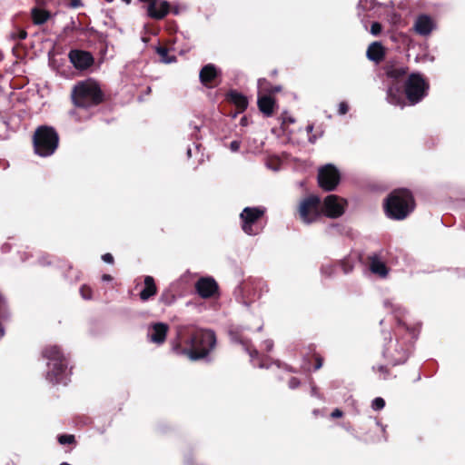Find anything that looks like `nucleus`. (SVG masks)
I'll use <instances>...</instances> for the list:
<instances>
[{
  "mask_svg": "<svg viewBox=\"0 0 465 465\" xmlns=\"http://www.w3.org/2000/svg\"><path fill=\"white\" fill-rule=\"evenodd\" d=\"M384 306L386 308L390 309L391 311V312L393 314H395V317L397 318V321H398L399 327H402L403 329H406L408 331H410V333H409L410 338L414 339L415 338V330L410 329L409 327H407L406 323L402 320L400 319L401 316H402L406 313V310L403 307H401V304L394 303L392 301H389V300L384 302Z\"/></svg>",
  "mask_w": 465,
  "mask_h": 465,
  "instance_id": "nucleus-21",
  "label": "nucleus"
},
{
  "mask_svg": "<svg viewBox=\"0 0 465 465\" xmlns=\"http://www.w3.org/2000/svg\"><path fill=\"white\" fill-rule=\"evenodd\" d=\"M151 92V87H147L146 93L149 94Z\"/></svg>",
  "mask_w": 465,
  "mask_h": 465,
  "instance_id": "nucleus-58",
  "label": "nucleus"
},
{
  "mask_svg": "<svg viewBox=\"0 0 465 465\" xmlns=\"http://www.w3.org/2000/svg\"><path fill=\"white\" fill-rule=\"evenodd\" d=\"M386 80V96L388 104L403 109L406 106L402 92V81L408 74V66L398 62H390L384 67Z\"/></svg>",
  "mask_w": 465,
  "mask_h": 465,
  "instance_id": "nucleus-2",
  "label": "nucleus"
},
{
  "mask_svg": "<svg viewBox=\"0 0 465 465\" xmlns=\"http://www.w3.org/2000/svg\"><path fill=\"white\" fill-rule=\"evenodd\" d=\"M415 208L412 193L408 189L392 191L384 201L386 215L392 220L405 219Z\"/></svg>",
  "mask_w": 465,
  "mask_h": 465,
  "instance_id": "nucleus-4",
  "label": "nucleus"
},
{
  "mask_svg": "<svg viewBox=\"0 0 465 465\" xmlns=\"http://www.w3.org/2000/svg\"><path fill=\"white\" fill-rule=\"evenodd\" d=\"M26 36H27V33H26L25 30H21V31L19 32V34H18V38H19L20 40H24V39H25V38H26Z\"/></svg>",
  "mask_w": 465,
  "mask_h": 465,
  "instance_id": "nucleus-49",
  "label": "nucleus"
},
{
  "mask_svg": "<svg viewBox=\"0 0 465 465\" xmlns=\"http://www.w3.org/2000/svg\"><path fill=\"white\" fill-rule=\"evenodd\" d=\"M322 360L319 359L317 361V364L315 365V369L316 370L320 369L322 367Z\"/></svg>",
  "mask_w": 465,
  "mask_h": 465,
  "instance_id": "nucleus-53",
  "label": "nucleus"
},
{
  "mask_svg": "<svg viewBox=\"0 0 465 465\" xmlns=\"http://www.w3.org/2000/svg\"><path fill=\"white\" fill-rule=\"evenodd\" d=\"M262 325H261V326L257 329V331H262Z\"/></svg>",
  "mask_w": 465,
  "mask_h": 465,
  "instance_id": "nucleus-59",
  "label": "nucleus"
},
{
  "mask_svg": "<svg viewBox=\"0 0 465 465\" xmlns=\"http://www.w3.org/2000/svg\"><path fill=\"white\" fill-rule=\"evenodd\" d=\"M217 343L215 332L213 330L202 329L195 331L188 341V348L181 352L191 361H200L208 357Z\"/></svg>",
  "mask_w": 465,
  "mask_h": 465,
  "instance_id": "nucleus-3",
  "label": "nucleus"
},
{
  "mask_svg": "<svg viewBox=\"0 0 465 465\" xmlns=\"http://www.w3.org/2000/svg\"><path fill=\"white\" fill-rule=\"evenodd\" d=\"M220 74V70L213 64H207L201 69L199 73L200 82L208 86Z\"/></svg>",
  "mask_w": 465,
  "mask_h": 465,
  "instance_id": "nucleus-23",
  "label": "nucleus"
},
{
  "mask_svg": "<svg viewBox=\"0 0 465 465\" xmlns=\"http://www.w3.org/2000/svg\"><path fill=\"white\" fill-rule=\"evenodd\" d=\"M381 32V25L378 22H373L371 25V34L378 35Z\"/></svg>",
  "mask_w": 465,
  "mask_h": 465,
  "instance_id": "nucleus-38",
  "label": "nucleus"
},
{
  "mask_svg": "<svg viewBox=\"0 0 465 465\" xmlns=\"http://www.w3.org/2000/svg\"><path fill=\"white\" fill-rule=\"evenodd\" d=\"M349 111V105L346 102H341L338 105V114L340 115H344Z\"/></svg>",
  "mask_w": 465,
  "mask_h": 465,
  "instance_id": "nucleus-37",
  "label": "nucleus"
},
{
  "mask_svg": "<svg viewBox=\"0 0 465 465\" xmlns=\"http://www.w3.org/2000/svg\"><path fill=\"white\" fill-rule=\"evenodd\" d=\"M159 301L164 305H171L175 302V296L171 291L166 290L162 292Z\"/></svg>",
  "mask_w": 465,
  "mask_h": 465,
  "instance_id": "nucleus-30",
  "label": "nucleus"
},
{
  "mask_svg": "<svg viewBox=\"0 0 465 465\" xmlns=\"http://www.w3.org/2000/svg\"><path fill=\"white\" fill-rule=\"evenodd\" d=\"M102 260L106 262V263H109V264H113L114 263V257L111 253L107 252V253H104V255H102Z\"/></svg>",
  "mask_w": 465,
  "mask_h": 465,
  "instance_id": "nucleus-42",
  "label": "nucleus"
},
{
  "mask_svg": "<svg viewBox=\"0 0 465 465\" xmlns=\"http://www.w3.org/2000/svg\"><path fill=\"white\" fill-rule=\"evenodd\" d=\"M70 62L74 66L80 70L90 67L94 63V57L89 52L81 50H72L69 53Z\"/></svg>",
  "mask_w": 465,
  "mask_h": 465,
  "instance_id": "nucleus-18",
  "label": "nucleus"
},
{
  "mask_svg": "<svg viewBox=\"0 0 465 465\" xmlns=\"http://www.w3.org/2000/svg\"><path fill=\"white\" fill-rule=\"evenodd\" d=\"M144 288L140 292V299L142 301H147L157 292V288L154 282V279L152 276L144 277Z\"/></svg>",
  "mask_w": 465,
  "mask_h": 465,
  "instance_id": "nucleus-26",
  "label": "nucleus"
},
{
  "mask_svg": "<svg viewBox=\"0 0 465 465\" xmlns=\"http://www.w3.org/2000/svg\"><path fill=\"white\" fill-rule=\"evenodd\" d=\"M267 84H268V82L266 81V79H259L258 80V88L261 91H268L269 93H277L282 90L281 85H276V86L271 87L270 89H266L265 85H267Z\"/></svg>",
  "mask_w": 465,
  "mask_h": 465,
  "instance_id": "nucleus-32",
  "label": "nucleus"
},
{
  "mask_svg": "<svg viewBox=\"0 0 465 465\" xmlns=\"http://www.w3.org/2000/svg\"><path fill=\"white\" fill-rule=\"evenodd\" d=\"M268 292L269 286L264 281H253L245 286L242 304L249 309L252 305L260 302Z\"/></svg>",
  "mask_w": 465,
  "mask_h": 465,
  "instance_id": "nucleus-14",
  "label": "nucleus"
},
{
  "mask_svg": "<svg viewBox=\"0 0 465 465\" xmlns=\"http://www.w3.org/2000/svg\"><path fill=\"white\" fill-rule=\"evenodd\" d=\"M437 29V24L434 19L425 14L419 15L412 25L414 33L422 37H428Z\"/></svg>",
  "mask_w": 465,
  "mask_h": 465,
  "instance_id": "nucleus-17",
  "label": "nucleus"
},
{
  "mask_svg": "<svg viewBox=\"0 0 465 465\" xmlns=\"http://www.w3.org/2000/svg\"><path fill=\"white\" fill-rule=\"evenodd\" d=\"M315 141H316V137L315 136L309 137V142L310 143H314Z\"/></svg>",
  "mask_w": 465,
  "mask_h": 465,
  "instance_id": "nucleus-55",
  "label": "nucleus"
},
{
  "mask_svg": "<svg viewBox=\"0 0 465 465\" xmlns=\"http://www.w3.org/2000/svg\"><path fill=\"white\" fill-rule=\"evenodd\" d=\"M257 104L259 110L265 115L271 116L273 113L275 100L267 94L258 95Z\"/></svg>",
  "mask_w": 465,
  "mask_h": 465,
  "instance_id": "nucleus-24",
  "label": "nucleus"
},
{
  "mask_svg": "<svg viewBox=\"0 0 465 465\" xmlns=\"http://www.w3.org/2000/svg\"><path fill=\"white\" fill-rule=\"evenodd\" d=\"M273 364H275L278 368H282V369H284V370H285V371H287L294 372V370H293L292 367L288 366L287 364L282 363V362H281L280 361H278V360H277V361H273Z\"/></svg>",
  "mask_w": 465,
  "mask_h": 465,
  "instance_id": "nucleus-40",
  "label": "nucleus"
},
{
  "mask_svg": "<svg viewBox=\"0 0 465 465\" xmlns=\"http://www.w3.org/2000/svg\"><path fill=\"white\" fill-rule=\"evenodd\" d=\"M347 205L346 199L336 194H329L321 203L322 214L330 219L340 218L344 214Z\"/></svg>",
  "mask_w": 465,
  "mask_h": 465,
  "instance_id": "nucleus-13",
  "label": "nucleus"
},
{
  "mask_svg": "<svg viewBox=\"0 0 465 465\" xmlns=\"http://www.w3.org/2000/svg\"><path fill=\"white\" fill-rule=\"evenodd\" d=\"M31 15L34 25H41L46 23L52 16L51 13L41 7H34L31 10Z\"/></svg>",
  "mask_w": 465,
  "mask_h": 465,
  "instance_id": "nucleus-27",
  "label": "nucleus"
},
{
  "mask_svg": "<svg viewBox=\"0 0 465 465\" xmlns=\"http://www.w3.org/2000/svg\"><path fill=\"white\" fill-rule=\"evenodd\" d=\"M197 293L203 299L212 297L218 290V284L212 277H203L195 283Z\"/></svg>",
  "mask_w": 465,
  "mask_h": 465,
  "instance_id": "nucleus-19",
  "label": "nucleus"
},
{
  "mask_svg": "<svg viewBox=\"0 0 465 465\" xmlns=\"http://www.w3.org/2000/svg\"><path fill=\"white\" fill-rule=\"evenodd\" d=\"M246 328L244 326H232L229 331L228 334L230 337V340L232 343H237L242 345L243 350L249 354L251 361L254 364V361L257 359L259 360V362L257 364V367L260 369H269L270 365L266 363L265 359H260L259 351L255 349H252L251 345L252 342L249 339H246L242 336V331Z\"/></svg>",
  "mask_w": 465,
  "mask_h": 465,
  "instance_id": "nucleus-11",
  "label": "nucleus"
},
{
  "mask_svg": "<svg viewBox=\"0 0 465 465\" xmlns=\"http://www.w3.org/2000/svg\"><path fill=\"white\" fill-rule=\"evenodd\" d=\"M342 428H344L350 434H351L354 438L360 440V438L355 434V431L351 425H342Z\"/></svg>",
  "mask_w": 465,
  "mask_h": 465,
  "instance_id": "nucleus-45",
  "label": "nucleus"
},
{
  "mask_svg": "<svg viewBox=\"0 0 465 465\" xmlns=\"http://www.w3.org/2000/svg\"><path fill=\"white\" fill-rule=\"evenodd\" d=\"M385 407V401L381 397H376L371 401V408L373 411H381Z\"/></svg>",
  "mask_w": 465,
  "mask_h": 465,
  "instance_id": "nucleus-34",
  "label": "nucleus"
},
{
  "mask_svg": "<svg viewBox=\"0 0 465 465\" xmlns=\"http://www.w3.org/2000/svg\"><path fill=\"white\" fill-rule=\"evenodd\" d=\"M80 294L83 299L91 300L92 299V289L86 285H83L80 288Z\"/></svg>",
  "mask_w": 465,
  "mask_h": 465,
  "instance_id": "nucleus-35",
  "label": "nucleus"
},
{
  "mask_svg": "<svg viewBox=\"0 0 465 465\" xmlns=\"http://www.w3.org/2000/svg\"><path fill=\"white\" fill-rule=\"evenodd\" d=\"M365 426L371 428L372 425L376 427V430L373 433L365 432L363 434V440L367 442L378 443L386 442L388 440L387 425L381 424L379 420L369 416L365 421Z\"/></svg>",
  "mask_w": 465,
  "mask_h": 465,
  "instance_id": "nucleus-15",
  "label": "nucleus"
},
{
  "mask_svg": "<svg viewBox=\"0 0 465 465\" xmlns=\"http://www.w3.org/2000/svg\"><path fill=\"white\" fill-rule=\"evenodd\" d=\"M57 440H58V442L61 445L72 444L75 440L74 436L72 435V434H62V435H59Z\"/></svg>",
  "mask_w": 465,
  "mask_h": 465,
  "instance_id": "nucleus-33",
  "label": "nucleus"
},
{
  "mask_svg": "<svg viewBox=\"0 0 465 465\" xmlns=\"http://www.w3.org/2000/svg\"><path fill=\"white\" fill-rule=\"evenodd\" d=\"M409 347L405 341L384 336L382 356L389 364L396 366L404 363L408 359Z\"/></svg>",
  "mask_w": 465,
  "mask_h": 465,
  "instance_id": "nucleus-9",
  "label": "nucleus"
},
{
  "mask_svg": "<svg viewBox=\"0 0 465 465\" xmlns=\"http://www.w3.org/2000/svg\"><path fill=\"white\" fill-rule=\"evenodd\" d=\"M317 182L321 189L325 192L336 190L341 182V173L332 163L320 166L317 173Z\"/></svg>",
  "mask_w": 465,
  "mask_h": 465,
  "instance_id": "nucleus-12",
  "label": "nucleus"
},
{
  "mask_svg": "<svg viewBox=\"0 0 465 465\" xmlns=\"http://www.w3.org/2000/svg\"><path fill=\"white\" fill-rule=\"evenodd\" d=\"M168 325L163 322L153 323L148 332V340L156 344H162L166 339Z\"/></svg>",
  "mask_w": 465,
  "mask_h": 465,
  "instance_id": "nucleus-20",
  "label": "nucleus"
},
{
  "mask_svg": "<svg viewBox=\"0 0 465 465\" xmlns=\"http://www.w3.org/2000/svg\"><path fill=\"white\" fill-rule=\"evenodd\" d=\"M366 56L369 60L379 63L384 57V51L382 45L380 42L371 43L366 52Z\"/></svg>",
  "mask_w": 465,
  "mask_h": 465,
  "instance_id": "nucleus-25",
  "label": "nucleus"
},
{
  "mask_svg": "<svg viewBox=\"0 0 465 465\" xmlns=\"http://www.w3.org/2000/svg\"><path fill=\"white\" fill-rule=\"evenodd\" d=\"M60 465H71V464H69V463H67V462H63V463H61Z\"/></svg>",
  "mask_w": 465,
  "mask_h": 465,
  "instance_id": "nucleus-60",
  "label": "nucleus"
},
{
  "mask_svg": "<svg viewBox=\"0 0 465 465\" xmlns=\"http://www.w3.org/2000/svg\"><path fill=\"white\" fill-rule=\"evenodd\" d=\"M321 272L326 277H331L333 274L334 268L331 264L324 265L322 267Z\"/></svg>",
  "mask_w": 465,
  "mask_h": 465,
  "instance_id": "nucleus-36",
  "label": "nucleus"
},
{
  "mask_svg": "<svg viewBox=\"0 0 465 465\" xmlns=\"http://www.w3.org/2000/svg\"><path fill=\"white\" fill-rule=\"evenodd\" d=\"M241 142L237 140H233L230 143V149L232 152H237L240 149Z\"/></svg>",
  "mask_w": 465,
  "mask_h": 465,
  "instance_id": "nucleus-41",
  "label": "nucleus"
},
{
  "mask_svg": "<svg viewBox=\"0 0 465 465\" xmlns=\"http://www.w3.org/2000/svg\"><path fill=\"white\" fill-rule=\"evenodd\" d=\"M68 5L72 8H78L83 6V2H68Z\"/></svg>",
  "mask_w": 465,
  "mask_h": 465,
  "instance_id": "nucleus-48",
  "label": "nucleus"
},
{
  "mask_svg": "<svg viewBox=\"0 0 465 465\" xmlns=\"http://www.w3.org/2000/svg\"><path fill=\"white\" fill-rule=\"evenodd\" d=\"M5 318H7L5 315H1L0 316V340L5 335V327L3 325L2 319H5Z\"/></svg>",
  "mask_w": 465,
  "mask_h": 465,
  "instance_id": "nucleus-47",
  "label": "nucleus"
},
{
  "mask_svg": "<svg viewBox=\"0 0 465 465\" xmlns=\"http://www.w3.org/2000/svg\"><path fill=\"white\" fill-rule=\"evenodd\" d=\"M369 269L373 274H376L381 278L387 277L389 273V270L385 262L378 254H372L369 257Z\"/></svg>",
  "mask_w": 465,
  "mask_h": 465,
  "instance_id": "nucleus-22",
  "label": "nucleus"
},
{
  "mask_svg": "<svg viewBox=\"0 0 465 465\" xmlns=\"http://www.w3.org/2000/svg\"><path fill=\"white\" fill-rule=\"evenodd\" d=\"M343 415V412L342 411H341L340 409H334L331 413V417L333 418V419H337V418H341L342 417Z\"/></svg>",
  "mask_w": 465,
  "mask_h": 465,
  "instance_id": "nucleus-44",
  "label": "nucleus"
},
{
  "mask_svg": "<svg viewBox=\"0 0 465 465\" xmlns=\"http://www.w3.org/2000/svg\"><path fill=\"white\" fill-rule=\"evenodd\" d=\"M430 84L420 73L408 74L402 85L406 106L420 104L429 94Z\"/></svg>",
  "mask_w": 465,
  "mask_h": 465,
  "instance_id": "nucleus-5",
  "label": "nucleus"
},
{
  "mask_svg": "<svg viewBox=\"0 0 465 465\" xmlns=\"http://www.w3.org/2000/svg\"><path fill=\"white\" fill-rule=\"evenodd\" d=\"M317 393H316V388L315 387H312V396H316Z\"/></svg>",
  "mask_w": 465,
  "mask_h": 465,
  "instance_id": "nucleus-54",
  "label": "nucleus"
},
{
  "mask_svg": "<svg viewBox=\"0 0 465 465\" xmlns=\"http://www.w3.org/2000/svg\"><path fill=\"white\" fill-rule=\"evenodd\" d=\"M378 371H379L380 372L383 373L384 375H385V374H386V372H387L386 367H385V366H383V365H379V366H378Z\"/></svg>",
  "mask_w": 465,
  "mask_h": 465,
  "instance_id": "nucleus-51",
  "label": "nucleus"
},
{
  "mask_svg": "<svg viewBox=\"0 0 465 465\" xmlns=\"http://www.w3.org/2000/svg\"><path fill=\"white\" fill-rule=\"evenodd\" d=\"M313 131V125L312 124H309L306 126V132L308 134L312 133Z\"/></svg>",
  "mask_w": 465,
  "mask_h": 465,
  "instance_id": "nucleus-52",
  "label": "nucleus"
},
{
  "mask_svg": "<svg viewBox=\"0 0 465 465\" xmlns=\"http://www.w3.org/2000/svg\"><path fill=\"white\" fill-rule=\"evenodd\" d=\"M321 198L315 194H311L300 202L298 215L302 223L310 225L321 218Z\"/></svg>",
  "mask_w": 465,
  "mask_h": 465,
  "instance_id": "nucleus-10",
  "label": "nucleus"
},
{
  "mask_svg": "<svg viewBox=\"0 0 465 465\" xmlns=\"http://www.w3.org/2000/svg\"><path fill=\"white\" fill-rule=\"evenodd\" d=\"M262 344H263V346H264V348H265V350H266L267 351H271L273 349V346H274V344H273V341H272V340H270V339L265 340V341L262 342Z\"/></svg>",
  "mask_w": 465,
  "mask_h": 465,
  "instance_id": "nucleus-43",
  "label": "nucleus"
},
{
  "mask_svg": "<svg viewBox=\"0 0 465 465\" xmlns=\"http://www.w3.org/2000/svg\"><path fill=\"white\" fill-rule=\"evenodd\" d=\"M146 12L151 18L159 20L163 18L169 12L179 15L181 10L177 5L171 6L170 2H148Z\"/></svg>",
  "mask_w": 465,
  "mask_h": 465,
  "instance_id": "nucleus-16",
  "label": "nucleus"
},
{
  "mask_svg": "<svg viewBox=\"0 0 465 465\" xmlns=\"http://www.w3.org/2000/svg\"><path fill=\"white\" fill-rule=\"evenodd\" d=\"M156 52H157V54L160 56L161 62H163L164 64H172V63L176 61L175 56L169 55V52H168V49L166 47L158 46L156 48Z\"/></svg>",
  "mask_w": 465,
  "mask_h": 465,
  "instance_id": "nucleus-29",
  "label": "nucleus"
},
{
  "mask_svg": "<svg viewBox=\"0 0 465 465\" xmlns=\"http://www.w3.org/2000/svg\"><path fill=\"white\" fill-rule=\"evenodd\" d=\"M191 126H193L195 131H199V129H200V127L197 124H194V125L191 124Z\"/></svg>",
  "mask_w": 465,
  "mask_h": 465,
  "instance_id": "nucleus-56",
  "label": "nucleus"
},
{
  "mask_svg": "<svg viewBox=\"0 0 465 465\" xmlns=\"http://www.w3.org/2000/svg\"><path fill=\"white\" fill-rule=\"evenodd\" d=\"M58 134L50 126H39L33 136L35 153L41 157L54 154L58 147Z\"/></svg>",
  "mask_w": 465,
  "mask_h": 465,
  "instance_id": "nucleus-7",
  "label": "nucleus"
},
{
  "mask_svg": "<svg viewBox=\"0 0 465 465\" xmlns=\"http://www.w3.org/2000/svg\"><path fill=\"white\" fill-rule=\"evenodd\" d=\"M265 213L266 208L264 206L244 207L239 215L242 232L249 236L258 235L262 232L259 222Z\"/></svg>",
  "mask_w": 465,
  "mask_h": 465,
  "instance_id": "nucleus-8",
  "label": "nucleus"
},
{
  "mask_svg": "<svg viewBox=\"0 0 465 465\" xmlns=\"http://www.w3.org/2000/svg\"><path fill=\"white\" fill-rule=\"evenodd\" d=\"M187 155L188 157H191L192 155V150L190 148L187 150Z\"/></svg>",
  "mask_w": 465,
  "mask_h": 465,
  "instance_id": "nucleus-57",
  "label": "nucleus"
},
{
  "mask_svg": "<svg viewBox=\"0 0 465 465\" xmlns=\"http://www.w3.org/2000/svg\"><path fill=\"white\" fill-rule=\"evenodd\" d=\"M38 262H39V264H41L43 266L51 264V261L48 259L47 256H43V257L39 258Z\"/></svg>",
  "mask_w": 465,
  "mask_h": 465,
  "instance_id": "nucleus-46",
  "label": "nucleus"
},
{
  "mask_svg": "<svg viewBox=\"0 0 465 465\" xmlns=\"http://www.w3.org/2000/svg\"><path fill=\"white\" fill-rule=\"evenodd\" d=\"M9 123L6 119H0V140H5L9 137Z\"/></svg>",
  "mask_w": 465,
  "mask_h": 465,
  "instance_id": "nucleus-31",
  "label": "nucleus"
},
{
  "mask_svg": "<svg viewBox=\"0 0 465 465\" xmlns=\"http://www.w3.org/2000/svg\"><path fill=\"white\" fill-rule=\"evenodd\" d=\"M231 100L241 109H245L248 106L247 98L242 94L233 91L230 94Z\"/></svg>",
  "mask_w": 465,
  "mask_h": 465,
  "instance_id": "nucleus-28",
  "label": "nucleus"
},
{
  "mask_svg": "<svg viewBox=\"0 0 465 465\" xmlns=\"http://www.w3.org/2000/svg\"><path fill=\"white\" fill-rule=\"evenodd\" d=\"M41 354L46 361L45 380L54 385H67L71 381L72 368L62 348L48 344L44 347Z\"/></svg>",
  "mask_w": 465,
  "mask_h": 465,
  "instance_id": "nucleus-1",
  "label": "nucleus"
},
{
  "mask_svg": "<svg viewBox=\"0 0 465 465\" xmlns=\"http://www.w3.org/2000/svg\"><path fill=\"white\" fill-rule=\"evenodd\" d=\"M72 100L75 106L88 108L102 102V93L96 83L83 81L74 87Z\"/></svg>",
  "mask_w": 465,
  "mask_h": 465,
  "instance_id": "nucleus-6",
  "label": "nucleus"
},
{
  "mask_svg": "<svg viewBox=\"0 0 465 465\" xmlns=\"http://www.w3.org/2000/svg\"><path fill=\"white\" fill-rule=\"evenodd\" d=\"M113 280V277L110 274H104L102 276L103 282H111Z\"/></svg>",
  "mask_w": 465,
  "mask_h": 465,
  "instance_id": "nucleus-50",
  "label": "nucleus"
},
{
  "mask_svg": "<svg viewBox=\"0 0 465 465\" xmlns=\"http://www.w3.org/2000/svg\"><path fill=\"white\" fill-rule=\"evenodd\" d=\"M300 384H301L300 380L295 377H292L288 381V387L291 390H294V389L298 388L300 386Z\"/></svg>",
  "mask_w": 465,
  "mask_h": 465,
  "instance_id": "nucleus-39",
  "label": "nucleus"
}]
</instances>
